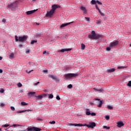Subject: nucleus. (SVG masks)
<instances>
[{"label":"nucleus","mask_w":131,"mask_h":131,"mask_svg":"<svg viewBox=\"0 0 131 131\" xmlns=\"http://www.w3.org/2000/svg\"><path fill=\"white\" fill-rule=\"evenodd\" d=\"M69 126L77 127L86 126L89 128H94V127L96 126V124L94 122H90L89 124L81 123H70Z\"/></svg>","instance_id":"obj_1"},{"label":"nucleus","mask_w":131,"mask_h":131,"mask_svg":"<svg viewBox=\"0 0 131 131\" xmlns=\"http://www.w3.org/2000/svg\"><path fill=\"white\" fill-rule=\"evenodd\" d=\"M88 37L92 39H99L102 38V36L96 33L95 31H91V34H89Z\"/></svg>","instance_id":"obj_2"},{"label":"nucleus","mask_w":131,"mask_h":131,"mask_svg":"<svg viewBox=\"0 0 131 131\" xmlns=\"http://www.w3.org/2000/svg\"><path fill=\"white\" fill-rule=\"evenodd\" d=\"M7 7L10 8L12 11H15L18 7L17 3L13 2V3L9 4H8Z\"/></svg>","instance_id":"obj_3"},{"label":"nucleus","mask_w":131,"mask_h":131,"mask_svg":"<svg viewBox=\"0 0 131 131\" xmlns=\"http://www.w3.org/2000/svg\"><path fill=\"white\" fill-rule=\"evenodd\" d=\"M78 76V73H68L64 75V77L66 79H71L73 77H76Z\"/></svg>","instance_id":"obj_4"},{"label":"nucleus","mask_w":131,"mask_h":131,"mask_svg":"<svg viewBox=\"0 0 131 131\" xmlns=\"http://www.w3.org/2000/svg\"><path fill=\"white\" fill-rule=\"evenodd\" d=\"M48 77L54 80L56 83L59 82L60 79L56 76L53 75H48Z\"/></svg>","instance_id":"obj_5"},{"label":"nucleus","mask_w":131,"mask_h":131,"mask_svg":"<svg viewBox=\"0 0 131 131\" xmlns=\"http://www.w3.org/2000/svg\"><path fill=\"white\" fill-rule=\"evenodd\" d=\"M54 13L55 12L51 9L50 11L47 12V13L46 14V17H49V18H52Z\"/></svg>","instance_id":"obj_6"},{"label":"nucleus","mask_w":131,"mask_h":131,"mask_svg":"<svg viewBox=\"0 0 131 131\" xmlns=\"http://www.w3.org/2000/svg\"><path fill=\"white\" fill-rule=\"evenodd\" d=\"M19 41L23 42L26 41L27 37L26 36H23V37H18Z\"/></svg>","instance_id":"obj_7"},{"label":"nucleus","mask_w":131,"mask_h":131,"mask_svg":"<svg viewBox=\"0 0 131 131\" xmlns=\"http://www.w3.org/2000/svg\"><path fill=\"white\" fill-rule=\"evenodd\" d=\"M74 21H72V22H70V23H66V24H62L60 26V29H62L64 27L68 26V25H71L72 23H73Z\"/></svg>","instance_id":"obj_8"},{"label":"nucleus","mask_w":131,"mask_h":131,"mask_svg":"<svg viewBox=\"0 0 131 131\" xmlns=\"http://www.w3.org/2000/svg\"><path fill=\"white\" fill-rule=\"evenodd\" d=\"M61 7L58 5H52V10L53 11V12H55V10L58 9V8H60Z\"/></svg>","instance_id":"obj_9"},{"label":"nucleus","mask_w":131,"mask_h":131,"mask_svg":"<svg viewBox=\"0 0 131 131\" xmlns=\"http://www.w3.org/2000/svg\"><path fill=\"white\" fill-rule=\"evenodd\" d=\"M118 43H119V41L118 40H117L114 42H112L110 43V47H114L117 46Z\"/></svg>","instance_id":"obj_10"},{"label":"nucleus","mask_w":131,"mask_h":131,"mask_svg":"<svg viewBox=\"0 0 131 131\" xmlns=\"http://www.w3.org/2000/svg\"><path fill=\"white\" fill-rule=\"evenodd\" d=\"M98 100L99 101V102L97 104V107H98L99 108H101V107H102V105H103V101H101L100 99H98Z\"/></svg>","instance_id":"obj_11"},{"label":"nucleus","mask_w":131,"mask_h":131,"mask_svg":"<svg viewBox=\"0 0 131 131\" xmlns=\"http://www.w3.org/2000/svg\"><path fill=\"white\" fill-rule=\"evenodd\" d=\"M38 9L29 11L26 12L27 15H31V14H33L34 12H36Z\"/></svg>","instance_id":"obj_12"},{"label":"nucleus","mask_w":131,"mask_h":131,"mask_svg":"<svg viewBox=\"0 0 131 131\" xmlns=\"http://www.w3.org/2000/svg\"><path fill=\"white\" fill-rule=\"evenodd\" d=\"M117 126L118 127H121L124 126L123 122L122 121H118L117 123Z\"/></svg>","instance_id":"obj_13"},{"label":"nucleus","mask_w":131,"mask_h":131,"mask_svg":"<svg viewBox=\"0 0 131 131\" xmlns=\"http://www.w3.org/2000/svg\"><path fill=\"white\" fill-rule=\"evenodd\" d=\"M71 50H72V49H62L60 50L59 52H65L70 51Z\"/></svg>","instance_id":"obj_14"},{"label":"nucleus","mask_w":131,"mask_h":131,"mask_svg":"<svg viewBox=\"0 0 131 131\" xmlns=\"http://www.w3.org/2000/svg\"><path fill=\"white\" fill-rule=\"evenodd\" d=\"M114 72H115V68H112V69L107 70V73H113Z\"/></svg>","instance_id":"obj_15"},{"label":"nucleus","mask_w":131,"mask_h":131,"mask_svg":"<svg viewBox=\"0 0 131 131\" xmlns=\"http://www.w3.org/2000/svg\"><path fill=\"white\" fill-rule=\"evenodd\" d=\"M93 89H94V90H95L96 92H102L104 91V90L102 89H98L94 88Z\"/></svg>","instance_id":"obj_16"},{"label":"nucleus","mask_w":131,"mask_h":131,"mask_svg":"<svg viewBox=\"0 0 131 131\" xmlns=\"http://www.w3.org/2000/svg\"><path fill=\"white\" fill-rule=\"evenodd\" d=\"M32 112V110L31 109H29V110L21 111L22 113H24L25 112Z\"/></svg>","instance_id":"obj_17"},{"label":"nucleus","mask_w":131,"mask_h":131,"mask_svg":"<svg viewBox=\"0 0 131 131\" xmlns=\"http://www.w3.org/2000/svg\"><path fill=\"white\" fill-rule=\"evenodd\" d=\"M81 9L83 11L84 14H85L86 13L87 11L85 7L82 6L81 7Z\"/></svg>","instance_id":"obj_18"},{"label":"nucleus","mask_w":131,"mask_h":131,"mask_svg":"<svg viewBox=\"0 0 131 131\" xmlns=\"http://www.w3.org/2000/svg\"><path fill=\"white\" fill-rule=\"evenodd\" d=\"M14 57V53H11L10 55H9V58L10 59H13Z\"/></svg>","instance_id":"obj_19"},{"label":"nucleus","mask_w":131,"mask_h":131,"mask_svg":"<svg viewBox=\"0 0 131 131\" xmlns=\"http://www.w3.org/2000/svg\"><path fill=\"white\" fill-rule=\"evenodd\" d=\"M34 131H40V128H36V127H34Z\"/></svg>","instance_id":"obj_20"},{"label":"nucleus","mask_w":131,"mask_h":131,"mask_svg":"<svg viewBox=\"0 0 131 131\" xmlns=\"http://www.w3.org/2000/svg\"><path fill=\"white\" fill-rule=\"evenodd\" d=\"M99 14H100L101 16H102V17H104V16H105V15L101 12V11L100 10V9H99V10H98Z\"/></svg>","instance_id":"obj_21"},{"label":"nucleus","mask_w":131,"mask_h":131,"mask_svg":"<svg viewBox=\"0 0 131 131\" xmlns=\"http://www.w3.org/2000/svg\"><path fill=\"white\" fill-rule=\"evenodd\" d=\"M35 94V92H30V93H28L27 95L28 96H30L33 95Z\"/></svg>","instance_id":"obj_22"},{"label":"nucleus","mask_w":131,"mask_h":131,"mask_svg":"<svg viewBox=\"0 0 131 131\" xmlns=\"http://www.w3.org/2000/svg\"><path fill=\"white\" fill-rule=\"evenodd\" d=\"M103 128L104 129H110L111 128V127H107V126H106V125H103Z\"/></svg>","instance_id":"obj_23"},{"label":"nucleus","mask_w":131,"mask_h":131,"mask_svg":"<svg viewBox=\"0 0 131 131\" xmlns=\"http://www.w3.org/2000/svg\"><path fill=\"white\" fill-rule=\"evenodd\" d=\"M96 24L99 25L101 24V19H99L96 20Z\"/></svg>","instance_id":"obj_24"},{"label":"nucleus","mask_w":131,"mask_h":131,"mask_svg":"<svg viewBox=\"0 0 131 131\" xmlns=\"http://www.w3.org/2000/svg\"><path fill=\"white\" fill-rule=\"evenodd\" d=\"M37 42V40H32L31 42V45H33L35 43H36Z\"/></svg>","instance_id":"obj_25"},{"label":"nucleus","mask_w":131,"mask_h":131,"mask_svg":"<svg viewBox=\"0 0 131 131\" xmlns=\"http://www.w3.org/2000/svg\"><path fill=\"white\" fill-rule=\"evenodd\" d=\"M85 46L83 43L81 44V49L82 50H84L85 49Z\"/></svg>","instance_id":"obj_26"},{"label":"nucleus","mask_w":131,"mask_h":131,"mask_svg":"<svg viewBox=\"0 0 131 131\" xmlns=\"http://www.w3.org/2000/svg\"><path fill=\"white\" fill-rule=\"evenodd\" d=\"M91 4H92V5L96 4V1L95 0L91 1Z\"/></svg>","instance_id":"obj_27"},{"label":"nucleus","mask_w":131,"mask_h":131,"mask_svg":"<svg viewBox=\"0 0 131 131\" xmlns=\"http://www.w3.org/2000/svg\"><path fill=\"white\" fill-rule=\"evenodd\" d=\"M107 108L108 109H109L110 110H113V107H112V106H111V105L107 106Z\"/></svg>","instance_id":"obj_28"},{"label":"nucleus","mask_w":131,"mask_h":131,"mask_svg":"<svg viewBox=\"0 0 131 131\" xmlns=\"http://www.w3.org/2000/svg\"><path fill=\"white\" fill-rule=\"evenodd\" d=\"M105 119L106 120H109L110 119V116H105Z\"/></svg>","instance_id":"obj_29"},{"label":"nucleus","mask_w":131,"mask_h":131,"mask_svg":"<svg viewBox=\"0 0 131 131\" xmlns=\"http://www.w3.org/2000/svg\"><path fill=\"white\" fill-rule=\"evenodd\" d=\"M21 104L23 105V106H26V105H27V103L25 102H21Z\"/></svg>","instance_id":"obj_30"},{"label":"nucleus","mask_w":131,"mask_h":131,"mask_svg":"<svg viewBox=\"0 0 131 131\" xmlns=\"http://www.w3.org/2000/svg\"><path fill=\"white\" fill-rule=\"evenodd\" d=\"M28 131H34V127H32V128H28Z\"/></svg>","instance_id":"obj_31"},{"label":"nucleus","mask_w":131,"mask_h":131,"mask_svg":"<svg viewBox=\"0 0 131 131\" xmlns=\"http://www.w3.org/2000/svg\"><path fill=\"white\" fill-rule=\"evenodd\" d=\"M49 123L51 124H54L56 123V121L54 120H53V121L50 122Z\"/></svg>","instance_id":"obj_32"},{"label":"nucleus","mask_w":131,"mask_h":131,"mask_svg":"<svg viewBox=\"0 0 131 131\" xmlns=\"http://www.w3.org/2000/svg\"><path fill=\"white\" fill-rule=\"evenodd\" d=\"M10 109H11V110L12 111H13V112H14V111H15V107H13V106H11V107H10Z\"/></svg>","instance_id":"obj_33"},{"label":"nucleus","mask_w":131,"mask_h":131,"mask_svg":"<svg viewBox=\"0 0 131 131\" xmlns=\"http://www.w3.org/2000/svg\"><path fill=\"white\" fill-rule=\"evenodd\" d=\"M91 114V113H90V111H86V115L87 116H90Z\"/></svg>","instance_id":"obj_34"},{"label":"nucleus","mask_w":131,"mask_h":131,"mask_svg":"<svg viewBox=\"0 0 131 131\" xmlns=\"http://www.w3.org/2000/svg\"><path fill=\"white\" fill-rule=\"evenodd\" d=\"M9 126V124H3V125H2V127H8Z\"/></svg>","instance_id":"obj_35"},{"label":"nucleus","mask_w":131,"mask_h":131,"mask_svg":"<svg viewBox=\"0 0 131 131\" xmlns=\"http://www.w3.org/2000/svg\"><path fill=\"white\" fill-rule=\"evenodd\" d=\"M15 40L16 42H17L19 41V39H18V37L17 36H15Z\"/></svg>","instance_id":"obj_36"},{"label":"nucleus","mask_w":131,"mask_h":131,"mask_svg":"<svg viewBox=\"0 0 131 131\" xmlns=\"http://www.w3.org/2000/svg\"><path fill=\"white\" fill-rule=\"evenodd\" d=\"M124 68H125V67H123V66L118 67L117 68V69H118V70L122 69H124Z\"/></svg>","instance_id":"obj_37"},{"label":"nucleus","mask_w":131,"mask_h":131,"mask_svg":"<svg viewBox=\"0 0 131 131\" xmlns=\"http://www.w3.org/2000/svg\"><path fill=\"white\" fill-rule=\"evenodd\" d=\"M127 85L128 86H131V80L129 81L128 83H127Z\"/></svg>","instance_id":"obj_38"},{"label":"nucleus","mask_w":131,"mask_h":131,"mask_svg":"<svg viewBox=\"0 0 131 131\" xmlns=\"http://www.w3.org/2000/svg\"><path fill=\"white\" fill-rule=\"evenodd\" d=\"M22 86H23V84H21V83H18V87L21 88Z\"/></svg>","instance_id":"obj_39"},{"label":"nucleus","mask_w":131,"mask_h":131,"mask_svg":"<svg viewBox=\"0 0 131 131\" xmlns=\"http://www.w3.org/2000/svg\"><path fill=\"white\" fill-rule=\"evenodd\" d=\"M53 97H54V96H53V94H50L49 95V98L52 99V98H53Z\"/></svg>","instance_id":"obj_40"},{"label":"nucleus","mask_w":131,"mask_h":131,"mask_svg":"<svg viewBox=\"0 0 131 131\" xmlns=\"http://www.w3.org/2000/svg\"><path fill=\"white\" fill-rule=\"evenodd\" d=\"M72 84H70L69 85H68V88H69V89H72Z\"/></svg>","instance_id":"obj_41"},{"label":"nucleus","mask_w":131,"mask_h":131,"mask_svg":"<svg viewBox=\"0 0 131 131\" xmlns=\"http://www.w3.org/2000/svg\"><path fill=\"white\" fill-rule=\"evenodd\" d=\"M96 3L98 4L99 5H102V3L99 2V1H96Z\"/></svg>","instance_id":"obj_42"},{"label":"nucleus","mask_w":131,"mask_h":131,"mask_svg":"<svg viewBox=\"0 0 131 131\" xmlns=\"http://www.w3.org/2000/svg\"><path fill=\"white\" fill-rule=\"evenodd\" d=\"M91 116H96V114L95 113H92L91 114Z\"/></svg>","instance_id":"obj_43"},{"label":"nucleus","mask_w":131,"mask_h":131,"mask_svg":"<svg viewBox=\"0 0 131 131\" xmlns=\"http://www.w3.org/2000/svg\"><path fill=\"white\" fill-rule=\"evenodd\" d=\"M36 97H37L39 99H41L42 98V95H39L38 96H35Z\"/></svg>","instance_id":"obj_44"},{"label":"nucleus","mask_w":131,"mask_h":131,"mask_svg":"<svg viewBox=\"0 0 131 131\" xmlns=\"http://www.w3.org/2000/svg\"><path fill=\"white\" fill-rule=\"evenodd\" d=\"M85 19L87 21H90V18L88 17H85Z\"/></svg>","instance_id":"obj_45"},{"label":"nucleus","mask_w":131,"mask_h":131,"mask_svg":"<svg viewBox=\"0 0 131 131\" xmlns=\"http://www.w3.org/2000/svg\"><path fill=\"white\" fill-rule=\"evenodd\" d=\"M56 99L58 100H60L61 99L60 97H59V96H56Z\"/></svg>","instance_id":"obj_46"},{"label":"nucleus","mask_w":131,"mask_h":131,"mask_svg":"<svg viewBox=\"0 0 131 131\" xmlns=\"http://www.w3.org/2000/svg\"><path fill=\"white\" fill-rule=\"evenodd\" d=\"M106 50V51H110L111 50V48L110 47H107Z\"/></svg>","instance_id":"obj_47"},{"label":"nucleus","mask_w":131,"mask_h":131,"mask_svg":"<svg viewBox=\"0 0 131 131\" xmlns=\"http://www.w3.org/2000/svg\"><path fill=\"white\" fill-rule=\"evenodd\" d=\"M30 50L29 49H28L26 51V54H28V53H30Z\"/></svg>","instance_id":"obj_48"},{"label":"nucleus","mask_w":131,"mask_h":131,"mask_svg":"<svg viewBox=\"0 0 131 131\" xmlns=\"http://www.w3.org/2000/svg\"><path fill=\"white\" fill-rule=\"evenodd\" d=\"M13 126L14 127H15V126H19L20 125H19V124H14L13 125Z\"/></svg>","instance_id":"obj_49"},{"label":"nucleus","mask_w":131,"mask_h":131,"mask_svg":"<svg viewBox=\"0 0 131 131\" xmlns=\"http://www.w3.org/2000/svg\"><path fill=\"white\" fill-rule=\"evenodd\" d=\"M96 9L98 11L100 10V9L99 8V7H98V6L97 5H96L95 6Z\"/></svg>","instance_id":"obj_50"},{"label":"nucleus","mask_w":131,"mask_h":131,"mask_svg":"<svg viewBox=\"0 0 131 131\" xmlns=\"http://www.w3.org/2000/svg\"><path fill=\"white\" fill-rule=\"evenodd\" d=\"M33 70H32L29 71H28H28H27L26 72H27V73L28 74H30L31 72H33Z\"/></svg>","instance_id":"obj_51"},{"label":"nucleus","mask_w":131,"mask_h":131,"mask_svg":"<svg viewBox=\"0 0 131 131\" xmlns=\"http://www.w3.org/2000/svg\"><path fill=\"white\" fill-rule=\"evenodd\" d=\"M39 83H40V82H37L36 83H35V84H34V85L36 86V85H37Z\"/></svg>","instance_id":"obj_52"},{"label":"nucleus","mask_w":131,"mask_h":131,"mask_svg":"<svg viewBox=\"0 0 131 131\" xmlns=\"http://www.w3.org/2000/svg\"><path fill=\"white\" fill-rule=\"evenodd\" d=\"M2 22H3V23H6V19H5V18H3V19H2Z\"/></svg>","instance_id":"obj_53"},{"label":"nucleus","mask_w":131,"mask_h":131,"mask_svg":"<svg viewBox=\"0 0 131 131\" xmlns=\"http://www.w3.org/2000/svg\"><path fill=\"white\" fill-rule=\"evenodd\" d=\"M16 113L22 114V111H17V112H16Z\"/></svg>","instance_id":"obj_54"},{"label":"nucleus","mask_w":131,"mask_h":131,"mask_svg":"<svg viewBox=\"0 0 131 131\" xmlns=\"http://www.w3.org/2000/svg\"><path fill=\"white\" fill-rule=\"evenodd\" d=\"M0 106H1V107H4L5 106V104L4 103H1V104H0Z\"/></svg>","instance_id":"obj_55"},{"label":"nucleus","mask_w":131,"mask_h":131,"mask_svg":"<svg viewBox=\"0 0 131 131\" xmlns=\"http://www.w3.org/2000/svg\"><path fill=\"white\" fill-rule=\"evenodd\" d=\"M5 92L4 89L1 90V91H0V92L3 93Z\"/></svg>","instance_id":"obj_56"},{"label":"nucleus","mask_w":131,"mask_h":131,"mask_svg":"<svg viewBox=\"0 0 131 131\" xmlns=\"http://www.w3.org/2000/svg\"><path fill=\"white\" fill-rule=\"evenodd\" d=\"M3 70L2 69H0V73L2 74V73H3Z\"/></svg>","instance_id":"obj_57"},{"label":"nucleus","mask_w":131,"mask_h":131,"mask_svg":"<svg viewBox=\"0 0 131 131\" xmlns=\"http://www.w3.org/2000/svg\"><path fill=\"white\" fill-rule=\"evenodd\" d=\"M43 72L44 73H46V72H48V70H43Z\"/></svg>","instance_id":"obj_58"},{"label":"nucleus","mask_w":131,"mask_h":131,"mask_svg":"<svg viewBox=\"0 0 131 131\" xmlns=\"http://www.w3.org/2000/svg\"><path fill=\"white\" fill-rule=\"evenodd\" d=\"M46 53H47V52H46V51H43V54H46Z\"/></svg>","instance_id":"obj_59"},{"label":"nucleus","mask_w":131,"mask_h":131,"mask_svg":"<svg viewBox=\"0 0 131 131\" xmlns=\"http://www.w3.org/2000/svg\"><path fill=\"white\" fill-rule=\"evenodd\" d=\"M3 57H0V60H2Z\"/></svg>","instance_id":"obj_60"},{"label":"nucleus","mask_w":131,"mask_h":131,"mask_svg":"<svg viewBox=\"0 0 131 131\" xmlns=\"http://www.w3.org/2000/svg\"><path fill=\"white\" fill-rule=\"evenodd\" d=\"M19 46L20 47H23V45H20Z\"/></svg>","instance_id":"obj_61"},{"label":"nucleus","mask_w":131,"mask_h":131,"mask_svg":"<svg viewBox=\"0 0 131 131\" xmlns=\"http://www.w3.org/2000/svg\"><path fill=\"white\" fill-rule=\"evenodd\" d=\"M19 131H26V130H19Z\"/></svg>","instance_id":"obj_62"},{"label":"nucleus","mask_w":131,"mask_h":131,"mask_svg":"<svg viewBox=\"0 0 131 131\" xmlns=\"http://www.w3.org/2000/svg\"><path fill=\"white\" fill-rule=\"evenodd\" d=\"M0 131H2V129H1V128H0Z\"/></svg>","instance_id":"obj_63"},{"label":"nucleus","mask_w":131,"mask_h":131,"mask_svg":"<svg viewBox=\"0 0 131 131\" xmlns=\"http://www.w3.org/2000/svg\"><path fill=\"white\" fill-rule=\"evenodd\" d=\"M130 47H131V43H130Z\"/></svg>","instance_id":"obj_64"}]
</instances>
